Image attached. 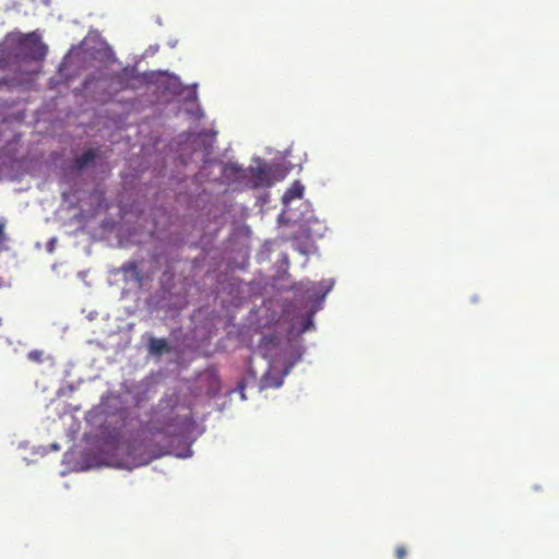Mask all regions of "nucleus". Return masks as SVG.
Here are the masks:
<instances>
[{
    "mask_svg": "<svg viewBox=\"0 0 559 559\" xmlns=\"http://www.w3.org/2000/svg\"><path fill=\"white\" fill-rule=\"evenodd\" d=\"M47 46L36 33H12L0 48V69L17 70L23 63L44 59Z\"/></svg>",
    "mask_w": 559,
    "mask_h": 559,
    "instance_id": "1",
    "label": "nucleus"
},
{
    "mask_svg": "<svg viewBox=\"0 0 559 559\" xmlns=\"http://www.w3.org/2000/svg\"><path fill=\"white\" fill-rule=\"evenodd\" d=\"M224 171L226 175H233L237 178L243 177L247 173L253 188L271 187L273 185V170L266 165L250 167L248 170H245L239 165L230 163L225 166Z\"/></svg>",
    "mask_w": 559,
    "mask_h": 559,
    "instance_id": "2",
    "label": "nucleus"
},
{
    "mask_svg": "<svg viewBox=\"0 0 559 559\" xmlns=\"http://www.w3.org/2000/svg\"><path fill=\"white\" fill-rule=\"evenodd\" d=\"M99 157V148H88L73 162L74 169L81 171L92 165Z\"/></svg>",
    "mask_w": 559,
    "mask_h": 559,
    "instance_id": "3",
    "label": "nucleus"
},
{
    "mask_svg": "<svg viewBox=\"0 0 559 559\" xmlns=\"http://www.w3.org/2000/svg\"><path fill=\"white\" fill-rule=\"evenodd\" d=\"M138 78L134 68H123L120 72L112 76V81L120 85L121 88H128L130 81Z\"/></svg>",
    "mask_w": 559,
    "mask_h": 559,
    "instance_id": "4",
    "label": "nucleus"
},
{
    "mask_svg": "<svg viewBox=\"0 0 559 559\" xmlns=\"http://www.w3.org/2000/svg\"><path fill=\"white\" fill-rule=\"evenodd\" d=\"M304 193V186L299 181H295L283 194L284 204L290 203L293 200L300 199Z\"/></svg>",
    "mask_w": 559,
    "mask_h": 559,
    "instance_id": "5",
    "label": "nucleus"
},
{
    "mask_svg": "<svg viewBox=\"0 0 559 559\" xmlns=\"http://www.w3.org/2000/svg\"><path fill=\"white\" fill-rule=\"evenodd\" d=\"M157 433H163L168 437H177L182 433V429L179 427L177 419L171 418L165 427L156 428Z\"/></svg>",
    "mask_w": 559,
    "mask_h": 559,
    "instance_id": "6",
    "label": "nucleus"
},
{
    "mask_svg": "<svg viewBox=\"0 0 559 559\" xmlns=\"http://www.w3.org/2000/svg\"><path fill=\"white\" fill-rule=\"evenodd\" d=\"M150 350L153 354H162L163 352L168 350V344L163 338H151Z\"/></svg>",
    "mask_w": 559,
    "mask_h": 559,
    "instance_id": "7",
    "label": "nucleus"
},
{
    "mask_svg": "<svg viewBox=\"0 0 559 559\" xmlns=\"http://www.w3.org/2000/svg\"><path fill=\"white\" fill-rule=\"evenodd\" d=\"M120 271L124 274L131 273L138 281H140V271L135 261H128L122 264Z\"/></svg>",
    "mask_w": 559,
    "mask_h": 559,
    "instance_id": "8",
    "label": "nucleus"
},
{
    "mask_svg": "<svg viewBox=\"0 0 559 559\" xmlns=\"http://www.w3.org/2000/svg\"><path fill=\"white\" fill-rule=\"evenodd\" d=\"M102 53L100 60L106 63H112L116 61L115 53L112 49L108 45H104V47L99 50Z\"/></svg>",
    "mask_w": 559,
    "mask_h": 559,
    "instance_id": "9",
    "label": "nucleus"
},
{
    "mask_svg": "<svg viewBox=\"0 0 559 559\" xmlns=\"http://www.w3.org/2000/svg\"><path fill=\"white\" fill-rule=\"evenodd\" d=\"M8 236L5 234V221L0 219V250L7 249Z\"/></svg>",
    "mask_w": 559,
    "mask_h": 559,
    "instance_id": "10",
    "label": "nucleus"
},
{
    "mask_svg": "<svg viewBox=\"0 0 559 559\" xmlns=\"http://www.w3.org/2000/svg\"><path fill=\"white\" fill-rule=\"evenodd\" d=\"M43 356H44V352L39 350V349L31 350L27 354L28 360H31L33 362H41L43 361Z\"/></svg>",
    "mask_w": 559,
    "mask_h": 559,
    "instance_id": "11",
    "label": "nucleus"
},
{
    "mask_svg": "<svg viewBox=\"0 0 559 559\" xmlns=\"http://www.w3.org/2000/svg\"><path fill=\"white\" fill-rule=\"evenodd\" d=\"M262 381L264 388H278L282 385V380L271 382V380L267 377H264Z\"/></svg>",
    "mask_w": 559,
    "mask_h": 559,
    "instance_id": "12",
    "label": "nucleus"
},
{
    "mask_svg": "<svg viewBox=\"0 0 559 559\" xmlns=\"http://www.w3.org/2000/svg\"><path fill=\"white\" fill-rule=\"evenodd\" d=\"M407 555V550L405 546L400 545L395 548V557L396 559H405Z\"/></svg>",
    "mask_w": 559,
    "mask_h": 559,
    "instance_id": "13",
    "label": "nucleus"
},
{
    "mask_svg": "<svg viewBox=\"0 0 559 559\" xmlns=\"http://www.w3.org/2000/svg\"><path fill=\"white\" fill-rule=\"evenodd\" d=\"M8 286H9L8 283L5 281H3L2 278H0V289H3Z\"/></svg>",
    "mask_w": 559,
    "mask_h": 559,
    "instance_id": "14",
    "label": "nucleus"
},
{
    "mask_svg": "<svg viewBox=\"0 0 559 559\" xmlns=\"http://www.w3.org/2000/svg\"><path fill=\"white\" fill-rule=\"evenodd\" d=\"M1 84H8V81H7V80H2V81L0 82V85H1Z\"/></svg>",
    "mask_w": 559,
    "mask_h": 559,
    "instance_id": "15",
    "label": "nucleus"
}]
</instances>
